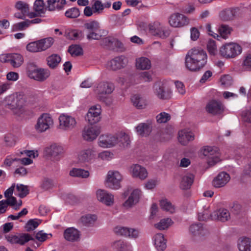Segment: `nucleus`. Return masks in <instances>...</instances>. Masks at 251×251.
Returning a JSON list of instances; mask_svg holds the SVG:
<instances>
[{
    "mask_svg": "<svg viewBox=\"0 0 251 251\" xmlns=\"http://www.w3.org/2000/svg\"><path fill=\"white\" fill-rule=\"evenodd\" d=\"M230 180L229 175L224 172H221L213 179V185L216 188L224 186Z\"/></svg>",
    "mask_w": 251,
    "mask_h": 251,
    "instance_id": "nucleus-26",
    "label": "nucleus"
},
{
    "mask_svg": "<svg viewBox=\"0 0 251 251\" xmlns=\"http://www.w3.org/2000/svg\"><path fill=\"white\" fill-rule=\"evenodd\" d=\"M69 174L74 177L87 178L89 176V172L82 169L74 168L70 171Z\"/></svg>",
    "mask_w": 251,
    "mask_h": 251,
    "instance_id": "nucleus-46",
    "label": "nucleus"
},
{
    "mask_svg": "<svg viewBox=\"0 0 251 251\" xmlns=\"http://www.w3.org/2000/svg\"><path fill=\"white\" fill-rule=\"evenodd\" d=\"M210 216L212 220H217L223 222L228 221L230 218L229 211L224 208H221L217 211H214L210 214Z\"/></svg>",
    "mask_w": 251,
    "mask_h": 251,
    "instance_id": "nucleus-25",
    "label": "nucleus"
},
{
    "mask_svg": "<svg viewBox=\"0 0 251 251\" xmlns=\"http://www.w3.org/2000/svg\"><path fill=\"white\" fill-rule=\"evenodd\" d=\"M16 190L18 192V196L21 198L26 197L29 193L28 187L23 184H17Z\"/></svg>",
    "mask_w": 251,
    "mask_h": 251,
    "instance_id": "nucleus-54",
    "label": "nucleus"
},
{
    "mask_svg": "<svg viewBox=\"0 0 251 251\" xmlns=\"http://www.w3.org/2000/svg\"><path fill=\"white\" fill-rule=\"evenodd\" d=\"M40 51H44L50 48L54 43L52 37L46 38L37 41Z\"/></svg>",
    "mask_w": 251,
    "mask_h": 251,
    "instance_id": "nucleus-40",
    "label": "nucleus"
},
{
    "mask_svg": "<svg viewBox=\"0 0 251 251\" xmlns=\"http://www.w3.org/2000/svg\"><path fill=\"white\" fill-rule=\"evenodd\" d=\"M150 33L153 36H158L162 39L167 38L170 34L169 29L163 25L159 22L155 21L150 23L149 25Z\"/></svg>",
    "mask_w": 251,
    "mask_h": 251,
    "instance_id": "nucleus-7",
    "label": "nucleus"
},
{
    "mask_svg": "<svg viewBox=\"0 0 251 251\" xmlns=\"http://www.w3.org/2000/svg\"><path fill=\"white\" fill-rule=\"evenodd\" d=\"M131 101L133 105L138 109H144L147 105L146 100L138 95L133 96L131 98Z\"/></svg>",
    "mask_w": 251,
    "mask_h": 251,
    "instance_id": "nucleus-35",
    "label": "nucleus"
},
{
    "mask_svg": "<svg viewBox=\"0 0 251 251\" xmlns=\"http://www.w3.org/2000/svg\"><path fill=\"white\" fill-rule=\"evenodd\" d=\"M100 106H94L91 107L85 117V119L91 125L95 124L100 120Z\"/></svg>",
    "mask_w": 251,
    "mask_h": 251,
    "instance_id": "nucleus-20",
    "label": "nucleus"
},
{
    "mask_svg": "<svg viewBox=\"0 0 251 251\" xmlns=\"http://www.w3.org/2000/svg\"><path fill=\"white\" fill-rule=\"evenodd\" d=\"M126 64V58L124 56H117L108 61L107 68L109 70L116 71L125 67Z\"/></svg>",
    "mask_w": 251,
    "mask_h": 251,
    "instance_id": "nucleus-17",
    "label": "nucleus"
},
{
    "mask_svg": "<svg viewBox=\"0 0 251 251\" xmlns=\"http://www.w3.org/2000/svg\"><path fill=\"white\" fill-rule=\"evenodd\" d=\"M112 247L116 251H132L131 245L121 240L114 242Z\"/></svg>",
    "mask_w": 251,
    "mask_h": 251,
    "instance_id": "nucleus-36",
    "label": "nucleus"
},
{
    "mask_svg": "<svg viewBox=\"0 0 251 251\" xmlns=\"http://www.w3.org/2000/svg\"><path fill=\"white\" fill-rule=\"evenodd\" d=\"M97 219V217L95 215L87 214L83 216L81 218V222L86 226H90L94 225Z\"/></svg>",
    "mask_w": 251,
    "mask_h": 251,
    "instance_id": "nucleus-44",
    "label": "nucleus"
},
{
    "mask_svg": "<svg viewBox=\"0 0 251 251\" xmlns=\"http://www.w3.org/2000/svg\"><path fill=\"white\" fill-rule=\"evenodd\" d=\"M207 49L209 54L215 55L217 52L216 42L213 40H209L207 44Z\"/></svg>",
    "mask_w": 251,
    "mask_h": 251,
    "instance_id": "nucleus-59",
    "label": "nucleus"
},
{
    "mask_svg": "<svg viewBox=\"0 0 251 251\" xmlns=\"http://www.w3.org/2000/svg\"><path fill=\"white\" fill-rule=\"evenodd\" d=\"M122 179V176L118 171H109L106 177V186L112 189H119L121 187Z\"/></svg>",
    "mask_w": 251,
    "mask_h": 251,
    "instance_id": "nucleus-8",
    "label": "nucleus"
},
{
    "mask_svg": "<svg viewBox=\"0 0 251 251\" xmlns=\"http://www.w3.org/2000/svg\"><path fill=\"white\" fill-rule=\"evenodd\" d=\"M236 15V10L235 9H226L222 12L220 14L221 19L225 21H228L233 20Z\"/></svg>",
    "mask_w": 251,
    "mask_h": 251,
    "instance_id": "nucleus-42",
    "label": "nucleus"
},
{
    "mask_svg": "<svg viewBox=\"0 0 251 251\" xmlns=\"http://www.w3.org/2000/svg\"><path fill=\"white\" fill-rule=\"evenodd\" d=\"M28 76L39 81L45 80L50 75V71L44 69H38L33 64H30L27 67Z\"/></svg>",
    "mask_w": 251,
    "mask_h": 251,
    "instance_id": "nucleus-6",
    "label": "nucleus"
},
{
    "mask_svg": "<svg viewBox=\"0 0 251 251\" xmlns=\"http://www.w3.org/2000/svg\"><path fill=\"white\" fill-rule=\"evenodd\" d=\"M238 248L240 251H251V239L244 237L238 243Z\"/></svg>",
    "mask_w": 251,
    "mask_h": 251,
    "instance_id": "nucleus-45",
    "label": "nucleus"
},
{
    "mask_svg": "<svg viewBox=\"0 0 251 251\" xmlns=\"http://www.w3.org/2000/svg\"><path fill=\"white\" fill-rule=\"evenodd\" d=\"M136 66L141 70H148L151 68L150 60L146 57H141L136 59Z\"/></svg>",
    "mask_w": 251,
    "mask_h": 251,
    "instance_id": "nucleus-43",
    "label": "nucleus"
},
{
    "mask_svg": "<svg viewBox=\"0 0 251 251\" xmlns=\"http://www.w3.org/2000/svg\"><path fill=\"white\" fill-rule=\"evenodd\" d=\"M98 144L102 148H111L117 144V138L113 135H101L99 138Z\"/></svg>",
    "mask_w": 251,
    "mask_h": 251,
    "instance_id": "nucleus-16",
    "label": "nucleus"
},
{
    "mask_svg": "<svg viewBox=\"0 0 251 251\" xmlns=\"http://www.w3.org/2000/svg\"><path fill=\"white\" fill-rule=\"evenodd\" d=\"M26 49L28 51L32 52L40 51L37 41L28 44L26 46Z\"/></svg>",
    "mask_w": 251,
    "mask_h": 251,
    "instance_id": "nucleus-63",
    "label": "nucleus"
},
{
    "mask_svg": "<svg viewBox=\"0 0 251 251\" xmlns=\"http://www.w3.org/2000/svg\"><path fill=\"white\" fill-rule=\"evenodd\" d=\"M60 128L64 130H71L76 126L75 119L67 114H61L59 117Z\"/></svg>",
    "mask_w": 251,
    "mask_h": 251,
    "instance_id": "nucleus-13",
    "label": "nucleus"
},
{
    "mask_svg": "<svg viewBox=\"0 0 251 251\" xmlns=\"http://www.w3.org/2000/svg\"><path fill=\"white\" fill-rule=\"evenodd\" d=\"M41 223V221L38 219L29 220L25 225L26 231H30L35 229Z\"/></svg>",
    "mask_w": 251,
    "mask_h": 251,
    "instance_id": "nucleus-53",
    "label": "nucleus"
},
{
    "mask_svg": "<svg viewBox=\"0 0 251 251\" xmlns=\"http://www.w3.org/2000/svg\"><path fill=\"white\" fill-rule=\"evenodd\" d=\"M189 231L194 240L196 241L203 240L209 234L207 229L201 223L192 225L189 227Z\"/></svg>",
    "mask_w": 251,
    "mask_h": 251,
    "instance_id": "nucleus-10",
    "label": "nucleus"
},
{
    "mask_svg": "<svg viewBox=\"0 0 251 251\" xmlns=\"http://www.w3.org/2000/svg\"><path fill=\"white\" fill-rule=\"evenodd\" d=\"M169 23L172 27H181L189 24V19L183 14L175 13L170 16Z\"/></svg>",
    "mask_w": 251,
    "mask_h": 251,
    "instance_id": "nucleus-12",
    "label": "nucleus"
},
{
    "mask_svg": "<svg viewBox=\"0 0 251 251\" xmlns=\"http://www.w3.org/2000/svg\"><path fill=\"white\" fill-rule=\"evenodd\" d=\"M154 244L158 251H164L166 247V240L162 233H158L153 237Z\"/></svg>",
    "mask_w": 251,
    "mask_h": 251,
    "instance_id": "nucleus-29",
    "label": "nucleus"
},
{
    "mask_svg": "<svg viewBox=\"0 0 251 251\" xmlns=\"http://www.w3.org/2000/svg\"><path fill=\"white\" fill-rule=\"evenodd\" d=\"M160 206L163 210L170 213H173L175 212V208L174 206L167 199L161 200L160 201Z\"/></svg>",
    "mask_w": 251,
    "mask_h": 251,
    "instance_id": "nucleus-49",
    "label": "nucleus"
},
{
    "mask_svg": "<svg viewBox=\"0 0 251 251\" xmlns=\"http://www.w3.org/2000/svg\"><path fill=\"white\" fill-rule=\"evenodd\" d=\"M173 223L172 219L170 218L163 219L160 222L154 225V227L160 230L167 229Z\"/></svg>",
    "mask_w": 251,
    "mask_h": 251,
    "instance_id": "nucleus-47",
    "label": "nucleus"
},
{
    "mask_svg": "<svg viewBox=\"0 0 251 251\" xmlns=\"http://www.w3.org/2000/svg\"><path fill=\"white\" fill-rule=\"evenodd\" d=\"M48 9L49 11H54L56 9H61L60 6V0H48Z\"/></svg>",
    "mask_w": 251,
    "mask_h": 251,
    "instance_id": "nucleus-58",
    "label": "nucleus"
},
{
    "mask_svg": "<svg viewBox=\"0 0 251 251\" xmlns=\"http://www.w3.org/2000/svg\"><path fill=\"white\" fill-rule=\"evenodd\" d=\"M142 196V192L139 189L132 190L131 187L126 189L123 193L122 196L123 199H127L123 203V206L126 209H129L133 207L137 204Z\"/></svg>",
    "mask_w": 251,
    "mask_h": 251,
    "instance_id": "nucleus-3",
    "label": "nucleus"
},
{
    "mask_svg": "<svg viewBox=\"0 0 251 251\" xmlns=\"http://www.w3.org/2000/svg\"><path fill=\"white\" fill-rule=\"evenodd\" d=\"M68 51L72 56H78L83 53L82 48L79 45H77L70 46L69 48Z\"/></svg>",
    "mask_w": 251,
    "mask_h": 251,
    "instance_id": "nucleus-51",
    "label": "nucleus"
},
{
    "mask_svg": "<svg viewBox=\"0 0 251 251\" xmlns=\"http://www.w3.org/2000/svg\"><path fill=\"white\" fill-rule=\"evenodd\" d=\"M242 116L245 123L244 131L245 133L251 132V108L243 111Z\"/></svg>",
    "mask_w": 251,
    "mask_h": 251,
    "instance_id": "nucleus-30",
    "label": "nucleus"
},
{
    "mask_svg": "<svg viewBox=\"0 0 251 251\" xmlns=\"http://www.w3.org/2000/svg\"><path fill=\"white\" fill-rule=\"evenodd\" d=\"M117 138V144L123 148L127 147L130 141L128 135L124 132H120L115 135Z\"/></svg>",
    "mask_w": 251,
    "mask_h": 251,
    "instance_id": "nucleus-37",
    "label": "nucleus"
},
{
    "mask_svg": "<svg viewBox=\"0 0 251 251\" xmlns=\"http://www.w3.org/2000/svg\"><path fill=\"white\" fill-rule=\"evenodd\" d=\"M28 27L26 20L24 21L14 24L12 26V31L13 32L22 31Z\"/></svg>",
    "mask_w": 251,
    "mask_h": 251,
    "instance_id": "nucleus-52",
    "label": "nucleus"
},
{
    "mask_svg": "<svg viewBox=\"0 0 251 251\" xmlns=\"http://www.w3.org/2000/svg\"><path fill=\"white\" fill-rule=\"evenodd\" d=\"M242 68L245 71L251 70V54H249L244 57L242 63Z\"/></svg>",
    "mask_w": 251,
    "mask_h": 251,
    "instance_id": "nucleus-61",
    "label": "nucleus"
},
{
    "mask_svg": "<svg viewBox=\"0 0 251 251\" xmlns=\"http://www.w3.org/2000/svg\"><path fill=\"white\" fill-rule=\"evenodd\" d=\"M241 52V47L234 43L226 44L220 49V54L226 58H234L240 54Z\"/></svg>",
    "mask_w": 251,
    "mask_h": 251,
    "instance_id": "nucleus-5",
    "label": "nucleus"
},
{
    "mask_svg": "<svg viewBox=\"0 0 251 251\" xmlns=\"http://www.w3.org/2000/svg\"><path fill=\"white\" fill-rule=\"evenodd\" d=\"M137 133L143 137H146L150 135L152 130L151 126L147 123H141L136 127Z\"/></svg>",
    "mask_w": 251,
    "mask_h": 251,
    "instance_id": "nucleus-34",
    "label": "nucleus"
},
{
    "mask_svg": "<svg viewBox=\"0 0 251 251\" xmlns=\"http://www.w3.org/2000/svg\"><path fill=\"white\" fill-rule=\"evenodd\" d=\"M43 0H36L34 3L33 9L34 12H31L28 14V17L32 19L37 17H41L42 14H45L46 8L44 7Z\"/></svg>",
    "mask_w": 251,
    "mask_h": 251,
    "instance_id": "nucleus-22",
    "label": "nucleus"
},
{
    "mask_svg": "<svg viewBox=\"0 0 251 251\" xmlns=\"http://www.w3.org/2000/svg\"><path fill=\"white\" fill-rule=\"evenodd\" d=\"M10 64L14 68L19 67L24 62L23 56L18 53H10Z\"/></svg>",
    "mask_w": 251,
    "mask_h": 251,
    "instance_id": "nucleus-38",
    "label": "nucleus"
},
{
    "mask_svg": "<svg viewBox=\"0 0 251 251\" xmlns=\"http://www.w3.org/2000/svg\"><path fill=\"white\" fill-rule=\"evenodd\" d=\"M46 151L48 155H50L53 158H58L63 154L64 150L61 146L53 144L49 148H47Z\"/></svg>",
    "mask_w": 251,
    "mask_h": 251,
    "instance_id": "nucleus-28",
    "label": "nucleus"
},
{
    "mask_svg": "<svg viewBox=\"0 0 251 251\" xmlns=\"http://www.w3.org/2000/svg\"><path fill=\"white\" fill-rule=\"evenodd\" d=\"M115 89L114 84L109 81H101L99 83L95 89V93L98 99L105 101L107 96L111 94Z\"/></svg>",
    "mask_w": 251,
    "mask_h": 251,
    "instance_id": "nucleus-4",
    "label": "nucleus"
},
{
    "mask_svg": "<svg viewBox=\"0 0 251 251\" xmlns=\"http://www.w3.org/2000/svg\"><path fill=\"white\" fill-rule=\"evenodd\" d=\"M101 44L111 50L118 49H122L123 46V44L120 41L110 37L103 38L101 40Z\"/></svg>",
    "mask_w": 251,
    "mask_h": 251,
    "instance_id": "nucleus-24",
    "label": "nucleus"
},
{
    "mask_svg": "<svg viewBox=\"0 0 251 251\" xmlns=\"http://www.w3.org/2000/svg\"><path fill=\"white\" fill-rule=\"evenodd\" d=\"M107 31L99 29L98 30L89 31L87 35V38L88 40H100L102 36L106 35Z\"/></svg>",
    "mask_w": 251,
    "mask_h": 251,
    "instance_id": "nucleus-41",
    "label": "nucleus"
},
{
    "mask_svg": "<svg viewBox=\"0 0 251 251\" xmlns=\"http://www.w3.org/2000/svg\"><path fill=\"white\" fill-rule=\"evenodd\" d=\"M15 7L24 14H26V16L28 17V14L30 13L28 4L23 1H19L16 3Z\"/></svg>",
    "mask_w": 251,
    "mask_h": 251,
    "instance_id": "nucleus-56",
    "label": "nucleus"
},
{
    "mask_svg": "<svg viewBox=\"0 0 251 251\" xmlns=\"http://www.w3.org/2000/svg\"><path fill=\"white\" fill-rule=\"evenodd\" d=\"M79 11L77 8H72L65 12V16L69 18H76L79 15Z\"/></svg>",
    "mask_w": 251,
    "mask_h": 251,
    "instance_id": "nucleus-62",
    "label": "nucleus"
},
{
    "mask_svg": "<svg viewBox=\"0 0 251 251\" xmlns=\"http://www.w3.org/2000/svg\"><path fill=\"white\" fill-rule=\"evenodd\" d=\"M195 136L193 133L183 129L179 131L178 133V140L179 143L183 145H187L189 142L194 140Z\"/></svg>",
    "mask_w": 251,
    "mask_h": 251,
    "instance_id": "nucleus-27",
    "label": "nucleus"
},
{
    "mask_svg": "<svg viewBox=\"0 0 251 251\" xmlns=\"http://www.w3.org/2000/svg\"><path fill=\"white\" fill-rule=\"evenodd\" d=\"M155 93L159 99L165 100L170 98V92L166 91L163 85L159 84L155 85Z\"/></svg>",
    "mask_w": 251,
    "mask_h": 251,
    "instance_id": "nucleus-39",
    "label": "nucleus"
},
{
    "mask_svg": "<svg viewBox=\"0 0 251 251\" xmlns=\"http://www.w3.org/2000/svg\"><path fill=\"white\" fill-rule=\"evenodd\" d=\"M194 176L192 174H187L181 177L180 187L183 190L189 189L194 181Z\"/></svg>",
    "mask_w": 251,
    "mask_h": 251,
    "instance_id": "nucleus-31",
    "label": "nucleus"
},
{
    "mask_svg": "<svg viewBox=\"0 0 251 251\" xmlns=\"http://www.w3.org/2000/svg\"><path fill=\"white\" fill-rule=\"evenodd\" d=\"M221 82L226 87H229L232 84V77L229 75H225L221 78Z\"/></svg>",
    "mask_w": 251,
    "mask_h": 251,
    "instance_id": "nucleus-64",
    "label": "nucleus"
},
{
    "mask_svg": "<svg viewBox=\"0 0 251 251\" xmlns=\"http://www.w3.org/2000/svg\"><path fill=\"white\" fill-rule=\"evenodd\" d=\"M205 109L208 113L215 115L222 114L224 111V108L220 101L212 100L208 102Z\"/></svg>",
    "mask_w": 251,
    "mask_h": 251,
    "instance_id": "nucleus-19",
    "label": "nucleus"
},
{
    "mask_svg": "<svg viewBox=\"0 0 251 251\" xmlns=\"http://www.w3.org/2000/svg\"><path fill=\"white\" fill-rule=\"evenodd\" d=\"M84 27L89 32L98 30L100 29V24L96 21H90L84 24Z\"/></svg>",
    "mask_w": 251,
    "mask_h": 251,
    "instance_id": "nucleus-55",
    "label": "nucleus"
},
{
    "mask_svg": "<svg viewBox=\"0 0 251 251\" xmlns=\"http://www.w3.org/2000/svg\"><path fill=\"white\" fill-rule=\"evenodd\" d=\"M25 97L22 94L9 95L4 99L5 106L13 111L15 114L20 115L23 112Z\"/></svg>",
    "mask_w": 251,
    "mask_h": 251,
    "instance_id": "nucleus-2",
    "label": "nucleus"
},
{
    "mask_svg": "<svg viewBox=\"0 0 251 251\" xmlns=\"http://www.w3.org/2000/svg\"><path fill=\"white\" fill-rule=\"evenodd\" d=\"M132 176L141 180H144L148 176V172L145 168L139 164H134L130 167Z\"/></svg>",
    "mask_w": 251,
    "mask_h": 251,
    "instance_id": "nucleus-23",
    "label": "nucleus"
},
{
    "mask_svg": "<svg viewBox=\"0 0 251 251\" xmlns=\"http://www.w3.org/2000/svg\"><path fill=\"white\" fill-rule=\"evenodd\" d=\"M64 238L69 241L74 242L79 238V231L74 228H69L65 230L64 233Z\"/></svg>",
    "mask_w": 251,
    "mask_h": 251,
    "instance_id": "nucleus-33",
    "label": "nucleus"
},
{
    "mask_svg": "<svg viewBox=\"0 0 251 251\" xmlns=\"http://www.w3.org/2000/svg\"><path fill=\"white\" fill-rule=\"evenodd\" d=\"M114 231L118 235L134 239L138 237L140 233L139 231L137 229L121 226L115 227Z\"/></svg>",
    "mask_w": 251,
    "mask_h": 251,
    "instance_id": "nucleus-21",
    "label": "nucleus"
},
{
    "mask_svg": "<svg viewBox=\"0 0 251 251\" xmlns=\"http://www.w3.org/2000/svg\"><path fill=\"white\" fill-rule=\"evenodd\" d=\"M95 151L89 149L82 151L78 156L79 160L82 162H89L95 158Z\"/></svg>",
    "mask_w": 251,
    "mask_h": 251,
    "instance_id": "nucleus-32",
    "label": "nucleus"
},
{
    "mask_svg": "<svg viewBox=\"0 0 251 251\" xmlns=\"http://www.w3.org/2000/svg\"><path fill=\"white\" fill-rule=\"evenodd\" d=\"M206 52L200 49L193 48L187 53L185 58L186 68L191 72H197L201 69L207 63Z\"/></svg>",
    "mask_w": 251,
    "mask_h": 251,
    "instance_id": "nucleus-1",
    "label": "nucleus"
},
{
    "mask_svg": "<svg viewBox=\"0 0 251 251\" xmlns=\"http://www.w3.org/2000/svg\"><path fill=\"white\" fill-rule=\"evenodd\" d=\"M53 124V120L50 115L44 113L39 117L35 127L38 132H43L49 129Z\"/></svg>",
    "mask_w": 251,
    "mask_h": 251,
    "instance_id": "nucleus-11",
    "label": "nucleus"
},
{
    "mask_svg": "<svg viewBox=\"0 0 251 251\" xmlns=\"http://www.w3.org/2000/svg\"><path fill=\"white\" fill-rule=\"evenodd\" d=\"M156 119L158 123H165L171 119V116L169 114L163 112L157 115Z\"/></svg>",
    "mask_w": 251,
    "mask_h": 251,
    "instance_id": "nucleus-57",
    "label": "nucleus"
},
{
    "mask_svg": "<svg viewBox=\"0 0 251 251\" xmlns=\"http://www.w3.org/2000/svg\"><path fill=\"white\" fill-rule=\"evenodd\" d=\"M5 238L8 242L13 244L24 245L30 240H34L32 236L28 233H18L16 235H7Z\"/></svg>",
    "mask_w": 251,
    "mask_h": 251,
    "instance_id": "nucleus-14",
    "label": "nucleus"
},
{
    "mask_svg": "<svg viewBox=\"0 0 251 251\" xmlns=\"http://www.w3.org/2000/svg\"><path fill=\"white\" fill-rule=\"evenodd\" d=\"M202 153L207 157V163L209 166H213L220 161L219 149L216 147H204Z\"/></svg>",
    "mask_w": 251,
    "mask_h": 251,
    "instance_id": "nucleus-9",
    "label": "nucleus"
},
{
    "mask_svg": "<svg viewBox=\"0 0 251 251\" xmlns=\"http://www.w3.org/2000/svg\"><path fill=\"white\" fill-rule=\"evenodd\" d=\"M54 183L53 181L48 178H44L42 181L41 187L45 190H48L53 187Z\"/></svg>",
    "mask_w": 251,
    "mask_h": 251,
    "instance_id": "nucleus-60",
    "label": "nucleus"
},
{
    "mask_svg": "<svg viewBox=\"0 0 251 251\" xmlns=\"http://www.w3.org/2000/svg\"><path fill=\"white\" fill-rule=\"evenodd\" d=\"M100 132V128L98 126H91L84 128L82 136L87 141H92L96 139Z\"/></svg>",
    "mask_w": 251,
    "mask_h": 251,
    "instance_id": "nucleus-18",
    "label": "nucleus"
},
{
    "mask_svg": "<svg viewBox=\"0 0 251 251\" xmlns=\"http://www.w3.org/2000/svg\"><path fill=\"white\" fill-rule=\"evenodd\" d=\"M96 197L99 201L107 206H111L114 204V196L104 190H98L96 191Z\"/></svg>",
    "mask_w": 251,
    "mask_h": 251,
    "instance_id": "nucleus-15",
    "label": "nucleus"
},
{
    "mask_svg": "<svg viewBox=\"0 0 251 251\" xmlns=\"http://www.w3.org/2000/svg\"><path fill=\"white\" fill-rule=\"evenodd\" d=\"M47 61L50 68H54L60 62L61 57L56 54H53L47 58Z\"/></svg>",
    "mask_w": 251,
    "mask_h": 251,
    "instance_id": "nucleus-48",
    "label": "nucleus"
},
{
    "mask_svg": "<svg viewBox=\"0 0 251 251\" xmlns=\"http://www.w3.org/2000/svg\"><path fill=\"white\" fill-rule=\"evenodd\" d=\"M232 30V29L231 27L224 24L221 25L218 28V32L220 36L224 39L228 38Z\"/></svg>",
    "mask_w": 251,
    "mask_h": 251,
    "instance_id": "nucleus-50",
    "label": "nucleus"
}]
</instances>
